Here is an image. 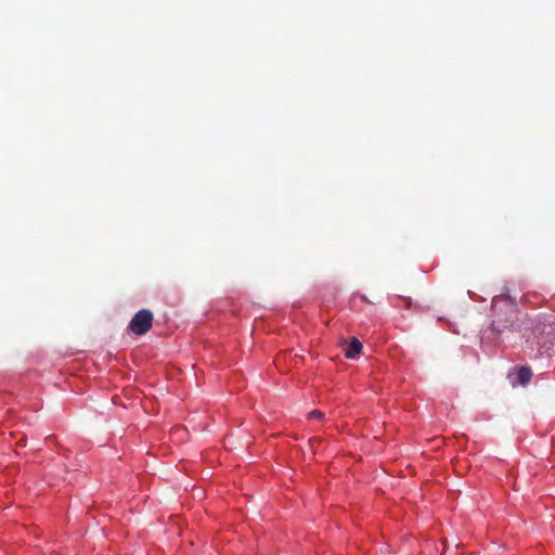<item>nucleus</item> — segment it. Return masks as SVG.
Returning a JSON list of instances; mask_svg holds the SVG:
<instances>
[{"instance_id": "f03ea898", "label": "nucleus", "mask_w": 555, "mask_h": 555, "mask_svg": "<svg viewBox=\"0 0 555 555\" xmlns=\"http://www.w3.org/2000/svg\"><path fill=\"white\" fill-rule=\"evenodd\" d=\"M532 335L540 353H555V320L553 317L538 319L532 326Z\"/></svg>"}, {"instance_id": "7ed1b4c3", "label": "nucleus", "mask_w": 555, "mask_h": 555, "mask_svg": "<svg viewBox=\"0 0 555 555\" xmlns=\"http://www.w3.org/2000/svg\"><path fill=\"white\" fill-rule=\"evenodd\" d=\"M153 323V313L147 309H142L134 314L129 323V330L135 335L147 333Z\"/></svg>"}, {"instance_id": "f257e3e1", "label": "nucleus", "mask_w": 555, "mask_h": 555, "mask_svg": "<svg viewBox=\"0 0 555 555\" xmlns=\"http://www.w3.org/2000/svg\"><path fill=\"white\" fill-rule=\"evenodd\" d=\"M492 330L501 334L505 331L516 330L518 310L516 305L504 296L494 297L492 300Z\"/></svg>"}, {"instance_id": "423d86ee", "label": "nucleus", "mask_w": 555, "mask_h": 555, "mask_svg": "<svg viewBox=\"0 0 555 555\" xmlns=\"http://www.w3.org/2000/svg\"><path fill=\"white\" fill-rule=\"evenodd\" d=\"M308 416L310 420L321 421L323 418L324 414L320 410H313L309 413Z\"/></svg>"}, {"instance_id": "20e7f679", "label": "nucleus", "mask_w": 555, "mask_h": 555, "mask_svg": "<svg viewBox=\"0 0 555 555\" xmlns=\"http://www.w3.org/2000/svg\"><path fill=\"white\" fill-rule=\"evenodd\" d=\"M361 341L358 338H352L345 350V357L348 359H354L361 352Z\"/></svg>"}, {"instance_id": "39448f33", "label": "nucleus", "mask_w": 555, "mask_h": 555, "mask_svg": "<svg viewBox=\"0 0 555 555\" xmlns=\"http://www.w3.org/2000/svg\"><path fill=\"white\" fill-rule=\"evenodd\" d=\"M531 376H532V372L529 367L527 366H521L519 370H518V373H517V378H518V383L521 384V385H526L527 383L530 382L531 379Z\"/></svg>"}, {"instance_id": "0eeeda50", "label": "nucleus", "mask_w": 555, "mask_h": 555, "mask_svg": "<svg viewBox=\"0 0 555 555\" xmlns=\"http://www.w3.org/2000/svg\"><path fill=\"white\" fill-rule=\"evenodd\" d=\"M361 299H362L363 301H367V298H366V296H365V295H362V296H361Z\"/></svg>"}]
</instances>
